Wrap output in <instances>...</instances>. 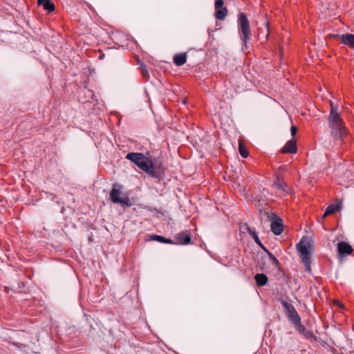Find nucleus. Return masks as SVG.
Listing matches in <instances>:
<instances>
[{
    "mask_svg": "<svg viewBox=\"0 0 354 354\" xmlns=\"http://www.w3.org/2000/svg\"><path fill=\"white\" fill-rule=\"evenodd\" d=\"M126 158L133 162L140 169L149 176L160 181L165 178V167L159 158L145 156L142 153L130 152Z\"/></svg>",
    "mask_w": 354,
    "mask_h": 354,
    "instance_id": "1",
    "label": "nucleus"
},
{
    "mask_svg": "<svg viewBox=\"0 0 354 354\" xmlns=\"http://www.w3.org/2000/svg\"><path fill=\"white\" fill-rule=\"evenodd\" d=\"M328 126L330 129V136L338 144L342 145L348 137V131L345 127L344 122L342 118L337 106L330 102V115L328 118Z\"/></svg>",
    "mask_w": 354,
    "mask_h": 354,
    "instance_id": "2",
    "label": "nucleus"
},
{
    "mask_svg": "<svg viewBox=\"0 0 354 354\" xmlns=\"http://www.w3.org/2000/svg\"><path fill=\"white\" fill-rule=\"evenodd\" d=\"M123 187L118 183H114L109 193L111 201L114 204H119L122 207H130L133 205L128 196H124Z\"/></svg>",
    "mask_w": 354,
    "mask_h": 354,
    "instance_id": "3",
    "label": "nucleus"
},
{
    "mask_svg": "<svg viewBox=\"0 0 354 354\" xmlns=\"http://www.w3.org/2000/svg\"><path fill=\"white\" fill-rule=\"evenodd\" d=\"M279 301L285 310L288 319L292 323L295 328L299 331H301V329L304 330V327L301 326V317L294 306L283 299H280Z\"/></svg>",
    "mask_w": 354,
    "mask_h": 354,
    "instance_id": "4",
    "label": "nucleus"
},
{
    "mask_svg": "<svg viewBox=\"0 0 354 354\" xmlns=\"http://www.w3.org/2000/svg\"><path fill=\"white\" fill-rule=\"evenodd\" d=\"M297 249L299 253L301 261L305 266V270L311 272L310 267V243L307 238L302 239L297 245Z\"/></svg>",
    "mask_w": 354,
    "mask_h": 354,
    "instance_id": "5",
    "label": "nucleus"
},
{
    "mask_svg": "<svg viewBox=\"0 0 354 354\" xmlns=\"http://www.w3.org/2000/svg\"><path fill=\"white\" fill-rule=\"evenodd\" d=\"M238 27L241 39L246 46L251 37V30L248 17L243 12L239 13L238 16Z\"/></svg>",
    "mask_w": 354,
    "mask_h": 354,
    "instance_id": "6",
    "label": "nucleus"
},
{
    "mask_svg": "<svg viewBox=\"0 0 354 354\" xmlns=\"http://www.w3.org/2000/svg\"><path fill=\"white\" fill-rule=\"evenodd\" d=\"M271 220V231L276 235H280L283 231L282 219L275 214H272Z\"/></svg>",
    "mask_w": 354,
    "mask_h": 354,
    "instance_id": "7",
    "label": "nucleus"
},
{
    "mask_svg": "<svg viewBox=\"0 0 354 354\" xmlns=\"http://www.w3.org/2000/svg\"><path fill=\"white\" fill-rule=\"evenodd\" d=\"M214 7L216 19L218 20H223L228 12L227 8L224 6L223 0H216Z\"/></svg>",
    "mask_w": 354,
    "mask_h": 354,
    "instance_id": "8",
    "label": "nucleus"
},
{
    "mask_svg": "<svg viewBox=\"0 0 354 354\" xmlns=\"http://www.w3.org/2000/svg\"><path fill=\"white\" fill-rule=\"evenodd\" d=\"M191 236L188 230L182 231L175 236V244L187 245L191 243Z\"/></svg>",
    "mask_w": 354,
    "mask_h": 354,
    "instance_id": "9",
    "label": "nucleus"
},
{
    "mask_svg": "<svg viewBox=\"0 0 354 354\" xmlns=\"http://www.w3.org/2000/svg\"><path fill=\"white\" fill-rule=\"evenodd\" d=\"M337 249L340 257H344L346 255L351 254L353 252L351 245L345 241L339 242L337 245Z\"/></svg>",
    "mask_w": 354,
    "mask_h": 354,
    "instance_id": "10",
    "label": "nucleus"
},
{
    "mask_svg": "<svg viewBox=\"0 0 354 354\" xmlns=\"http://www.w3.org/2000/svg\"><path fill=\"white\" fill-rule=\"evenodd\" d=\"M281 151L283 153H296L297 151L296 140L295 138H292L290 140L288 141V142L281 149Z\"/></svg>",
    "mask_w": 354,
    "mask_h": 354,
    "instance_id": "11",
    "label": "nucleus"
},
{
    "mask_svg": "<svg viewBox=\"0 0 354 354\" xmlns=\"http://www.w3.org/2000/svg\"><path fill=\"white\" fill-rule=\"evenodd\" d=\"M95 97L93 91L83 88L80 92L79 100L82 103L90 101V98L93 99Z\"/></svg>",
    "mask_w": 354,
    "mask_h": 354,
    "instance_id": "12",
    "label": "nucleus"
},
{
    "mask_svg": "<svg viewBox=\"0 0 354 354\" xmlns=\"http://www.w3.org/2000/svg\"><path fill=\"white\" fill-rule=\"evenodd\" d=\"M273 186H274L277 189L281 191L284 194H288L287 184L283 180H281L279 176L275 177Z\"/></svg>",
    "mask_w": 354,
    "mask_h": 354,
    "instance_id": "13",
    "label": "nucleus"
},
{
    "mask_svg": "<svg viewBox=\"0 0 354 354\" xmlns=\"http://www.w3.org/2000/svg\"><path fill=\"white\" fill-rule=\"evenodd\" d=\"M342 44L354 48V35L353 34H344L340 36Z\"/></svg>",
    "mask_w": 354,
    "mask_h": 354,
    "instance_id": "14",
    "label": "nucleus"
},
{
    "mask_svg": "<svg viewBox=\"0 0 354 354\" xmlns=\"http://www.w3.org/2000/svg\"><path fill=\"white\" fill-rule=\"evenodd\" d=\"M187 58V56L186 53L176 54L173 57V62L176 66H181L186 63Z\"/></svg>",
    "mask_w": 354,
    "mask_h": 354,
    "instance_id": "15",
    "label": "nucleus"
},
{
    "mask_svg": "<svg viewBox=\"0 0 354 354\" xmlns=\"http://www.w3.org/2000/svg\"><path fill=\"white\" fill-rule=\"evenodd\" d=\"M37 3L48 12H53L55 10V4L51 0H37Z\"/></svg>",
    "mask_w": 354,
    "mask_h": 354,
    "instance_id": "16",
    "label": "nucleus"
},
{
    "mask_svg": "<svg viewBox=\"0 0 354 354\" xmlns=\"http://www.w3.org/2000/svg\"><path fill=\"white\" fill-rule=\"evenodd\" d=\"M256 283L258 286H265L268 281V277L265 274H257L254 276Z\"/></svg>",
    "mask_w": 354,
    "mask_h": 354,
    "instance_id": "17",
    "label": "nucleus"
},
{
    "mask_svg": "<svg viewBox=\"0 0 354 354\" xmlns=\"http://www.w3.org/2000/svg\"><path fill=\"white\" fill-rule=\"evenodd\" d=\"M339 209H340V205H339L337 204L330 205L326 208V209L323 215V217H326L327 216L333 214L335 213L336 212L339 211Z\"/></svg>",
    "mask_w": 354,
    "mask_h": 354,
    "instance_id": "18",
    "label": "nucleus"
},
{
    "mask_svg": "<svg viewBox=\"0 0 354 354\" xmlns=\"http://www.w3.org/2000/svg\"><path fill=\"white\" fill-rule=\"evenodd\" d=\"M247 230L248 234L253 238L254 242L259 245L262 246V243L260 241L255 230L254 228H252L249 226H247Z\"/></svg>",
    "mask_w": 354,
    "mask_h": 354,
    "instance_id": "19",
    "label": "nucleus"
},
{
    "mask_svg": "<svg viewBox=\"0 0 354 354\" xmlns=\"http://www.w3.org/2000/svg\"><path fill=\"white\" fill-rule=\"evenodd\" d=\"M151 238L153 241H158V242L162 243H169V244L174 243V240L167 239V238L160 236V235H156V234L151 235Z\"/></svg>",
    "mask_w": 354,
    "mask_h": 354,
    "instance_id": "20",
    "label": "nucleus"
},
{
    "mask_svg": "<svg viewBox=\"0 0 354 354\" xmlns=\"http://www.w3.org/2000/svg\"><path fill=\"white\" fill-rule=\"evenodd\" d=\"M268 259L273 266H275V268H280V263L279 260L276 258V257L273 255L272 252H268Z\"/></svg>",
    "mask_w": 354,
    "mask_h": 354,
    "instance_id": "21",
    "label": "nucleus"
},
{
    "mask_svg": "<svg viewBox=\"0 0 354 354\" xmlns=\"http://www.w3.org/2000/svg\"><path fill=\"white\" fill-rule=\"evenodd\" d=\"M239 151L240 155L243 158H246L248 157L249 152H248V149L245 147V146L241 142H239Z\"/></svg>",
    "mask_w": 354,
    "mask_h": 354,
    "instance_id": "22",
    "label": "nucleus"
},
{
    "mask_svg": "<svg viewBox=\"0 0 354 354\" xmlns=\"http://www.w3.org/2000/svg\"><path fill=\"white\" fill-rule=\"evenodd\" d=\"M141 73L143 77L147 78L149 76V73L147 69V66L143 63L140 65Z\"/></svg>",
    "mask_w": 354,
    "mask_h": 354,
    "instance_id": "23",
    "label": "nucleus"
},
{
    "mask_svg": "<svg viewBox=\"0 0 354 354\" xmlns=\"http://www.w3.org/2000/svg\"><path fill=\"white\" fill-rule=\"evenodd\" d=\"M290 133L292 137H295L297 133V127L295 125H292L290 127Z\"/></svg>",
    "mask_w": 354,
    "mask_h": 354,
    "instance_id": "24",
    "label": "nucleus"
},
{
    "mask_svg": "<svg viewBox=\"0 0 354 354\" xmlns=\"http://www.w3.org/2000/svg\"><path fill=\"white\" fill-rule=\"evenodd\" d=\"M265 30H266V35H265V39L267 40L268 38V33H269V28H268V24L266 23L265 24Z\"/></svg>",
    "mask_w": 354,
    "mask_h": 354,
    "instance_id": "25",
    "label": "nucleus"
},
{
    "mask_svg": "<svg viewBox=\"0 0 354 354\" xmlns=\"http://www.w3.org/2000/svg\"><path fill=\"white\" fill-rule=\"evenodd\" d=\"M259 247L261 248L268 255V252H270L263 244H262V246H259Z\"/></svg>",
    "mask_w": 354,
    "mask_h": 354,
    "instance_id": "26",
    "label": "nucleus"
},
{
    "mask_svg": "<svg viewBox=\"0 0 354 354\" xmlns=\"http://www.w3.org/2000/svg\"><path fill=\"white\" fill-rule=\"evenodd\" d=\"M335 303L336 304V305H337L339 307L343 306V305L339 301H335Z\"/></svg>",
    "mask_w": 354,
    "mask_h": 354,
    "instance_id": "27",
    "label": "nucleus"
},
{
    "mask_svg": "<svg viewBox=\"0 0 354 354\" xmlns=\"http://www.w3.org/2000/svg\"><path fill=\"white\" fill-rule=\"evenodd\" d=\"M259 266H260L261 270H263L264 269V264L263 263L260 264Z\"/></svg>",
    "mask_w": 354,
    "mask_h": 354,
    "instance_id": "28",
    "label": "nucleus"
},
{
    "mask_svg": "<svg viewBox=\"0 0 354 354\" xmlns=\"http://www.w3.org/2000/svg\"><path fill=\"white\" fill-rule=\"evenodd\" d=\"M258 37H259V39H261L260 34L258 35Z\"/></svg>",
    "mask_w": 354,
    "mask_h": 354,
    "instance_id": "29",
    "label": "nucleus"
}]
</instances>
